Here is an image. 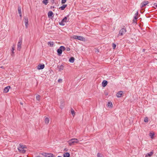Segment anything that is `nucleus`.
Masks as SVG:
<instances>
[{"instance_id": "f257e3e1", "label": "nucleus", "mask_w": 157, "mask_h": 157, "mask_svg": "<svg viewBox=\"0 0 157 157\" xmlns=\"http://www.w3.org/2000/svg\"><path fill=\"white\" fill-rule=\"evenodd\" d=\"M78 142V140L75 138H73L70 140L68 141V143L69 145L71 146L75 144L76 143H77Z\"/></svg>"}, {"instance_id": "f03ea898", "label": "nucleus", "mask_w": 157, "mask_h": 157, "mask_svg": "<svg viewBox=\"0 0 157 157\" xmlns=\"http://www.w3.org/2000/svg\"><path fill=\"white\" fill-rule=\"evenodd\" d=\"M25 147L26 146L25 145L20 144L19 147L18 148V149L19 152L24 153L25 152V150L24 149V148H25Z\"/></svg>"}, {"instance_id": "7ed1b4c3", "label": "nucleus", "mask_w": 157, "mask_h": 157, "mask_svg": "<svg viewBox=\"0 0 157 157\" xmlns=\"http://www.w3.org/2000/svg\"><path fill=\"white\" fill-rule=\"evenodd\" d=\"M69 17V15H67L60 22H59V25H61L63 26L65 25L64 23L68 21L67 20Z\"/></svg>"}, {"instance_id": "20e7f679", "label": "nucleus", "mask_w": 157, "mask_h": 157, "mask_svg": "<svg viewBox=\"0 0 157 157\" xmlns=\"http://www.w3.org/2000/svg\"><path fill=\"white\" fill-rule=\"evenodd\" d=\"M72 38L74 39H77L83 41H85V38L82 36L74 35L73 36Z\"/></svg>"}, {"instance_id": "39448f33", "label": "nucleus", "mask_w": 157, "mask_h": 157, "mask_svg": "<svg viewBox=\"0 0 157 157\" xmlns=\"http://www.w3.org/2000/svg\"><path fill=\"white\" fill-rule=\"evenodd\" d=\"M65 48L64 47L61 46L57 50V52L59 55H60L62 53L63 51L65 50Z\"/></svg>"}, {"instance_id": "423d86ee", "label": "nucleus", "mask_w": 157, "mask_h": 157, "mask_svg": "<svg viewBox=\"0 0 157 157\" xmlns=\"http://www.w3.org/2000/svg\"><path fill=\"white\" fill-rule=\"evenodd\" d=\"M22 39L21 38L19 39V41L17 44V50L19 51H20L21 48V45L22 43Z\"/></svg>"}, {"instance_id": "0eeeda50", "label": "nucleus", "mask_w": 157, "mask_h": 157, "mask_svg": "<svg viewBox=\"0 0 157 157\" xmlns=\"http://www.w3.org/2000/svg\"><path fill=\"white\" fill-rule=\"evenodd\" d=\"M126 29L125 28H122L119 32V35L122 36L123 35L126 33Z\"/></svg>"}, {"instance_id": "6e6552de", "label": "nucleus", "mask_w": 157, "mask_h": 157, "mask_svg": "<svg viewBox=\"0 0 157 157\" xmlns=\"http://www.w3.org/2000/svg\"><path fill=\"white\" fill-rule=\"evenodd\" d=\"M149 2L148 1H144L142 2L140 5L141 8H143L146 5L148 4Z\"/></svg>"}, {"instance_id": "1a4fd4ad", "label": "nucleus", "mask_w": 157, "mask_h": 157, "mask_svg": "<svg viewBox=\"0 0 157 157\" xmlns=\"http://www.w3.org/2000/svg\"><path fill=\"white\" fill-rule=\"evenodd\" d=\"M24 22L25 24V27L27 28L28 25V17H24Z\"/></svg>"}, {"instance_id": "9d476101", "label": "nucleus", "mask_w": 157, "mask_h": 157, "mask_svg": "<svg viewBox=\"0 0 157 157\" xmlns=\"http://www.w3.org/2000/svg\"><path fill=\"white\" fill-rule=\"evenodd\" d=\"M44 64H39L37 66V69L38 70H41L43 69L44 67Z\"/></svg>"}, {"instance_id": "9b49d317", "label": "nucleus", "mask_w": 157, "mask_h": 157, "mask_svg": "<svg viewBox=\"0 0 157 157\" xmlns=\"http://www.w3.org/2000/svg\"><path fill=\"white\" fill-rule=\"evenodd\" d=\"M153 154V151L152 150L151 152H150L149 153H148L146 155H145V157H151L152 155Z\"/></svg>"}, {"instance_id": "f8f14e48", "label": "nucleus", "mask_w": 157, "mask_h": 157, "mask_svg": "<svg viewBox=\"0 0 157 157\" xmlns=\"http://www.w3.org/2000/svg\"><path fill=\"white\" fill-rule=\"evenodd\" d=\"M21 8L20 6H18V11L20 17L21 18L22 17L21 13Z\"/></svg>"}, {"instance_id": "ddd939ff", "label": "nucleus", "mask_w": 157, "mask_h": 157, "mask_svg": "<svg viewBox=\"0 0 157 157\" xmlns=\"http://www.w3.org/2000/svg\"><path fill=\"white\" fill-rule=\"evenodd\" d=\"M123 93V91H120L117 93V96L118 98H120L121 97Z\"/></svg>"}, {"instance_id": "4468645a", "label": "nucleus", "mask_w": 157, "mask_h": 157, "mask_svg": "<svg viewBox=\"0 0 157 157\" xmlns=\"http://www.w3.org/2000/svg\"><path fill=\"white\" fill-rule=\"evenodd\" d=\"M10 86H7L4 89V92L6 93L9 91V89L10 88Z\"/></svg>"}, {"instance_id": "2eb2a0df", "label": "nucleus", "mask_w": 157, "mask_h": 157, "mask_svg": "<svg viewBox=\"0 0 157 157\" xmlns=\"http://www.w3.org/2000/svg\"><path fill=\"white\" fill-rule=\"evenodd\" d=\"M108 83L106 80H103L102 83V86L103 87H105L107 85Z\"/></svg>"}, {"instance_id": "dca6fc26", "label": "nucleus", "mask_w": 157, "mask_h": 157, "mask_svg": "<svg viewBox=\"0 0 157 157\" xmlns=\"http://www.w3.org/2000/svg\"><path fill=\"white\" fill-rule=\"evenodd\" d=\"M44 155L42 154L43 155H44L46 157H51L52 155V154L51 153H44Z\"/></svg>"}, {"instance_id": "f3484780", "label": "nucleus", "mask_w": 157, "mask_h": 157, "mask_svg": "<svg viewBox=\"0 0 157 157\" xmlns=\"http://www.w3.org/2000/svg\"><path fill=\"white\" fill-rule=\"evenodd\" d=\"M67 5H63L61 6L59 8V9L61 10H64L65 8L67 6Z\"/></svg>"}, {"instance_id": "a211bd4d", "label": "nucleus", "mask_w": 157, "mask_h": 157, "mask_svg": "<svg viewBox=\"0 0 157 157\" xmlns=\"http://www.w3.org/2000/svg\"><path fill=\"white\" fill-rule=\"evenodd\" d=\"M63 157H70V154L68 152H66L63 154Z\"/></svg>"}, {"instance_id": "6ab92c4d", "label": "nucleus", "mask_w": 157, "mask_h": 157, "mask_svg": "<svg viewBox=\"0 0 157 157\" xmlns=\"http://www.w3.org/2000/svg\"><path fill=\"white\" fill-rule=\"evenodd\" d=\"M75 61V58L74 57H71L69 59V61L71 63H73Z\"/></svg>"}, {"instance_id": "aec40b11", "label": "nucleus", "mask_w": 157, "mask_h": 157, "mask_svg": "<svg viewBox=\"0 0 157 157\" xmlns=\"http://www.w3.org/2000/svg\"><path fill=\"white\" fill-rule=\"evenodd\" d=\"M15 50V46L14 45H13L12 46V50H11V52L12 53V54H11V55L12 56H13V55L14 54V51Z\"/></svg>"}, {"instance_id": "412c9836", "label": "nucleus", "mask_w": 157, "mask_h": 157, "mask_svg": "<svg viewBox=\"0 0 157 157\" xmlns=\"http://www.w3.org/2000/svg\"><path fill=\"white\" fill-rule=\"evenodd\" d=\"M53 15V13L51 11H49L48 13V16L49 17H52Z\"/></svg>"}, {"instance_id": "4be33fe9", "label": "nucleus", "mask_w": 157, "mask_h": 157, "mask_svg": "<svg viewBox=\"0 0 157 157\" xmlns=\"http://www.w3.org/2000/svg\"><path fill=\"white\" fill-rule=\"evenodd\" d=\"M49 119L48 118L46 117L45 119V122L46 124L49 123Z\"/></svg>"}, {"instance_id": "5701e85b", "label": "nucleus", "mask_w": 157, "mask_h": 157, "mask_svg": "<svg viewBox=\"0 0 157 157\" xmlns=\"http://www.w3.org/2000/svg\"><path fill=\"white\" fill-rule=\"evenodd\" d=\"M108 106L110 107L111 108L113 106V104L111 102H109L108 103Z\"/></svg>"}, {"instance_id": "b1692460", "label": "nucleus", "mask_w": 157, "mask_h": 157, "mask_svg": "<svg viewBox=\"0 0 157 157\" xmlns=\"http://www.w3.org/2000/svg\"><path fill=\"white\" fill-rule=\"evenodd\" d=\"M71 112L73 116H74L75 115V113L74 110L72 109H71Z\"/></svg>"}, {"instance_id": "393cba45", "label": "nucleus", "mask_w": 157, "mask_h": 157, "mask_svg": "<svg viewBox=\"0 0 157 157\" xmlns=\"http://www.w3.org/2000/svg\"><path fill=\"white\" fill-rule=\"evenodd\" d=\"M48 0H43L42 2L45 5H46L48 2Z\"/></svg>"}, {"instance_id": "a878e982", "label": "nucleus", "mask_w": 157, "mask_h": 157, "mask_svg": "<svg viewBox=\"0 0 157 157\" xmlns=\"http://www.w3.org/2000/svg\"><path fill=\"white\" fill-rule=\"evenodd\" d=\"M48 45L51 46H52L53 45V42H49L48 43Z\"/></svg>"}, {"instance_id": "bb28decb", "label": "nucleus", "mask_w": 157, "mask_h": 157, "mask_svg": "<svg viewBox=\"0 0 157 157\" xmlns=\"http://www.w3.org/2000/svg\"><path fill=\"white\" fill-rule=\"evenodd\" d=\"M154 135V133H150L149 134V136H150L151 138V139L153 138V136Z\"/></svg>"}, {"instance_id": "cd10ccee", "label": "nucleus", "mask_w": 157, "mask_h": 157, "mask_svg": "<svg viewBox=\"0 0 157 157\" xmlns=\"http://www.w3.org/2000/svg\"><path fill=\"white\" fill-rule=\"evenodd\" d=\"M63 67H64L62 65H61L59 68V71H61L63 70Z\"/></svg>"}, {"instance_id": "c85d7f7f", "label": "nucleus", "mask_w": 157, "mask_h": 157, "mask_svg": "<svg viewBox=\"0 0 157 157\" xmlns=\"http://www.w3.org/2000/svg\"><path fill=\"white\" fill-rule=\"evenodd\" d=\"M36 98L37 100L38 101H40V96L39 95H37L36 96Z\"/></svg>"}, {"instance_id": "c756f323", "label": "nucleus", "mask_w": 157, "mask_h": 157, "mask_svg": "<svg viewBox=\"0 0 157 157\" xmlns=\"http://www.w3.org/2000/svg\"><path fill=\"white\" fill-rule=\"evenodd\" d=\"M61 105L60 106V108L61 109H63V108L64 105V104L63 101L61 102Z\"/></svg>"}, {"instance_id": "7c9ffc66", "label": "nucleus", "mask_w": 157, "mask_h": 157, "mask_svg": "<svg viewBox=\"0 0 157 157\" xmlns=\"http://www.w3.org/2000/svg\"><path fill=\"white\" fill-rule=\"evenodd\" d=\"M148 121V118L147 117H145L144 119V121L145 122H147Z\"/></svg>"}, {"instance_id": "2f4dec72", "label": "nucleus", "mask_w": 157, "mask_h": 157, "mask_svg": "<svg viewBox=\"0 0 157 157\" xmlns=\"http://www.w3.org/2000/svg\"><path fill=\"white\" fill-rule=\"evenodd\" d=\"M97 157H103L102 155L99 153L97 154Z\"/></svg>"}, {"instance_id": "473e14b6", "label": "nucleus", "mask_w": 157, "mask_h": 157, "mask_svg": "<svg viewBox=\"0 0 157 157\" xmlns=\"http://www.w3.org/2000/svg\"><path fill=\"white\" fill-rule=\"evenodd\" d=\"M116 46V45L115 44L113 43L112 44V47H113V49H115V48Z\"/></svg>"}, {"instance_id": "72a5a7b5", "label": "nucleus", "mask_w": 157, "mask_h": 157, "mask_svg": "<svg viewBox=\"0 0 157 157\" xmlns=\"http://www.w3.org/2000/svg\"><path fill=\"white\" fill-rule=\"evenodd\" d=\"M66 1H67V0H62V1H61L62 4H63L65 3L66 2Z\"/></svg>"}, {"instance_id": "f704fd0d", "label": "nucleus", "mask_w": 157, "mask_h": 157, "mask_svg": "<svg viewBox=\"0 0 157 157\" xmlns=\"http://www.w3.org/2000/svg\"><path fill=\"white\" fill-rule=\"evenodd\" d=\"M62 81V79H59L58 80V82H59V83H61Z\"/></svg>"}, {"instance_id": "c9c22d12", "label": "nucleus", "mask_w": 157, "mask_h": 157, "mask_svg": "<svg viewBox=\"0 0 157 157\" xmlns=\"http://www.w3.org/2000/svg\"><path fill=\"white\" fill-rule=\"evenodd\" d=\"M66 49L67 51H69L70 50V48H69V47H67L66 48Z\"/></svg>"}, {"instance_id": "e433bc0d", "label": "nucleus", "mask_w": 157, "mask_h": 157, "mask_svg": "<svg viewBox=\"0 0 157 157\" xmlns=\"http://www.w3.org/2000/svg\"><path fill=\"white\" fill-rule=\"evenodd\" d=\"M134 18L135 20H137V16H135L134 17Z\"/></svg>"}, {"instance_id": "4c0bfd02", "label": "nucleus", "mask_w": 157, "mask_h": 157, "mask_svg": "<svg viewBox=\"0 0 157 157\" xmlns=\"http://www.w3.org/2000/svg\"><path fill=\"white\" fill-rule=\"evenodd\" d=\"M154 6L157 8V3H155L154 4Z\"/></svg>"}, {"instance_id": "58836bf2", "label": "nucleus", "mask_w": 157, "mask_h": 157, "mask_svg": "<svg viewBox=\"0 0 157 157\" xmlns=\"http://www.w3.org/2000/svg\"><path fill=\"white\" fill-rule=\"evenodd\" d=\"M138 14V12L137 11V12L135 14V16H137Z\"/></svg>"}, {"instance_id": "ea45409f", "label": "nucleus", "mask_w": 157, "mask_h": 157, "mask_svg": "<svg viewBox=\"0 0 157 157\" xmlns=\"http://www.w3.org/2000/svg\"><path fill=\"white\" fill-rule=\"evenodd\" d=\"M64 150H65V151H67V150H68V149H67L65 148V149H64Z\"/></svg>"}, {"instance_id": "a19ab883", "label": "nucleus", "mask_w": 157, "mask_h": 157, "mask_svg": "<svg viewBox=\"0 0 157 157\" xmlns=\"http://www.w3.org/2000/svg\"><path fill=\"white\" fill-rule=\"evenodd\" d=\"M51 157H55L54 155H53V154L51 156Z\"/></svg>"}, {"instance_id": "79ce46f5", "label": "nucleus", "mask_w": 157, "mask_h": 157, "mask_svg": "<svg viewBox=\"0 0 157 157\" xmlns=\"http://www.w3.org/2000/svg\"><path fill=\"white\" fill-rule=\"evenodd\" d=\"M108 94L107 93H105V95H107Z\"/></svg>"}, {"instance_id": "37998d69", "label": "nucleus", "mask_w": 157, "mask_h": 157, "mask_svg": "<svg viewBox=\"0 0 157 157\" xmlns=\"http://www.w3.org/2000/svg\"><path fill=\"white\" fill-rule=\"evenodd\" d=\"M20 104L21 105H23V103H22V102H20Z\"/></svg>"}, {"instance_id": "c03bdc74", "label": "nucleus", "mask_w": 157, "mask_h": 157, "mask_svg": "<svg viewBox=\"0 0 157 157\" xmlns=\"http://www.w3.org/2000/svg\"><path fill=\"white\" fill-rule=\"evenodd\" d=\"M57 157H62L60 156H58Z\"/></svg>"}, {"instance_id": "a18cd8bd", "label": "nucleus", "mask_w": 157, "mask_h": 157, "mask_svg": "<svg viewBox=\"0 0 157 157\" xmlns=\"http://www.w3.org/2000/svg\"><path fill=\"white\" fill-rule=\"evenodd\" d=\"M2 67H1V68H2Z\"/></svg>"}]
</instances>
